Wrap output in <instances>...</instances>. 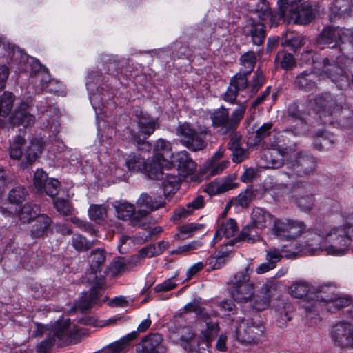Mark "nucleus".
Returning a JSON list of instances; mask_svg holds the SVG:
<instances>
[{
    "mask_svg": "<svg viewBox=\"0 0 353 353\" xmlns=\"http://www.w3.org/2000/svg\"><path fill=\"white\" fill-rule=\"evenodd\" d=\"M27 192L22 186H17L12 188L8 193V199L11 204L20 205L26 200Z\"/></svg>",
    "mask_w": 353,
    "mask_h": 353,
    "instance_id": "49",
    "label": "nucleus"
},
{
    "mask_svg": "<svg viewBox=\"0 0 353 353\" xmlns=\"http://www.w3.org/2000/svg\"><path fill=\"white\" fill-rule=\"evenodd\" d=\"M312 110V101H294L288 107V115L297 121V123L291 128H285V132H291L294 137L304 134L308 130V125L305 117Z\"/></svg>",
    "mask_w": 353,
    "mask_h": 353,
    "instance_id": "7",
    "label": "nucleus"
},
{
    "mask_svg": "<svg viewBox=\"0 0 353 353\" xmlns=\"http://www.w3.org/2000/svg\"><path fill=\"white\" fill-rule=\"evenodd\" d=\"M249 74L243 72L236 74L230 81V84L239 91L243 90L248 86V77Z\"/></svg>",
    "mask_w": 353,
    "mask_h": 353,
    "instance_id": "59",
    "label": "nucleus"
},
{
    "mask_svg": "<svg viewBox=\"0 0 353 353\" xmlns=\"http://www.w3.org/2000/svg\"><path fill=\"white\" fill-rule=\"evenodd\" d=\"M42 145L39 140H32L27 146L24 155L28 164H31L41 154Z\"/></svg>",
    "mask_w": 353,
    "mask_h": 353,
    "instance_id": "42",
    "label": "nucleus"
},
{
    "mask_svg": "<svg viewBox=\"0 0 353 353\" xmlns=\"http://www.w3.org/2000/svg\"><path fill=\"white\" fill-rule=\"evenodd\" d=\"M262 230L258 228L254 223H251L245 226L240 232L238 237L230 241L225 244L233 245L235 242L239 241H247L253 243L261 240L260 232Z\"/></svg>",
    "mask_w": 353,
    "mask_h": 353,
    "instance_id": "29",
    "label": "nucleus"
},
{
    "mask_svg": "<svg viewBox=\"0 0 353 353\" xmlns=\"http://www.w3.org/2000/svg\"><path fill=\"white\" fill-rule=\"evenodd\" d=\"M293 201L297 206L303 212L310 211L314 204V196L307 192H303L299 185L294 186Z\"/></svg>",
    "mask_w": 353,
    "mask_h": 353,
    "instance_id": "28",
    "label": "nucleus"
},
{
    "mask_svg": "<svg viewBox=\"0 0 353 353\" xmlns=\"http://www.w3.org/2000/svg\"><path fill=\"white\" fill-rule=\"evenodd\" d=\"M176 162L179 174L183 176L192 174L196 169V163L191 159L186 151L177 154Z\"/></svg>",
    "mask_w": 353,
    "mask_h": 353,
    "instance_id": "32",
    "label": "nucleus"
},
{
    "mask_svg": "<svg viewBox=\"0 0 353 353\" xmlns=\"http://www.w3.org/2000/svg\"><path fill=\"white\" fill-rule=\"evenodd\" d=\"M137 125L139 131L137 132L141 137L148 138L159 126L157 119L151 118L147 113L137 112Z\"/></svg>",
    "mask_w": 353,
    "mask_h": 353,
    "instance_id": "26",
    "label": "nucleus"
},
{
    "mask_svg": "<svg viewBox=\"0 0 353 353\" xmlns=\"http://www.w3.org/2000/svg\"><path fill=\"white\" fill-rule=\"evenodd\" d=\"M51 224V219L45 214H41L35 219L31 230V235L34 238L43 236Z\"/></svg>",
    "mask_w": 353,
    "mask_h": 353,
    "instance_id": "37",
    "label": "nucleus"
},
{
    "mask_svg": "<svg viewBox=\"0 0 353 353\" xmlns=\"http://www.w3.org/2000/svg\"><path fill=\"white\" fill-rule=\"evenodd\" d=\"M88 214L91 220L100 222L106 217L107 209L103 205H91L88 210Z\"/></svg>",
    "mask_w": 353,
    "mask_h": 353,
    "instance_id": "53",
    "label": "nucleus"
},
{
    "mask_svg": "<svg viewBox=\"0 0 353 353\" xmlns=\"http://www.w3.org/2000/svg\"><path fill=\"white\" fill-rule=\"evenodd\" d=\"M54 206L60 214L68 216L72 213V207L70 203L64 199H57L54 201Z\"/></svg>",
    "mask_w": 353,
    "mask_h": 353,
    "instance_id": "61",
    "label": "nucleus"
},
{
    "mask_svg": "<svg viewBox=\"0 0 353 353\" xmlns=\"http://www.w3.org/2000/svg\"><path fill=\"white\" fill-rule=\"evenodd\" d=\"M31 112L32 108L29 104L25 101H21L17 105L11 114L10 121L14 125L24 128L32 126L35 122V117Z\"/></svg>",
    "mask_w": 353,
    "mask_h": 353,
    "instance_id": "19",
    "label": "nucleus"
},
{
    "mask_svg": "<svg viewBox=\"0 0 353 353\" xmlns=\"http://www.w3.org/2000/svg\"><path fill=\"white\" fill-rule=\"evenodd\" d=\"M170 150V143L165 139H159L157 140L154 147V156L157 157V159L172 157V154Z\"/></svg>",
    "mask_w": 353,
    "mask_h": 353,
    "instance_id": "46",
    "label": "nucleus"
},
{
    "mask_svg": "<svg viewBox=\"0 0 353 353\" xmlns=\"http://www.w3.org/2000/svg\"><path fill=\"white\" fill-rule=\"evenodd\" d=\"M254 14L261 20H265L271 15L270 8L266 0H259L256 5Z\"/></svg>",
    "mask_w": 353,
    "mask_h": 353,
    "instance_id": "56",
    "label": "nucleus"
},
{
    "mask_svg": "<svg viewBox=\"0 0 353 353\" xmlns=\"http://www.w3.org/2000/svg\"><path fill=\"white\" fill-rule=\"evenodd\" d=\"M336 293V288L332 285H323L314 288L313 294H312L313 296L312 303L310 305L307 303L303 304V308L307 313L317 312L322 303L327 306L331 301H333Z\"/></svg>",
    "mask_w": 353,
    "mask_h": 353,
    "instance_id": "14",
    "label": "nucleus"
},
{
    "mask_svg": "<svg viewBox=\"0 0 353 353\" xmlns=\"http://www.w3.org/2000/svg\"><path fill=\"white\" fill-rule=\"evenodd\" d=\"M158 255L159 254L157 253L156 245L150 244L141 249L137 254L133 256V259H143L145 257L152 258Z\"/></svg>",
    "mask_w": 353,
    "mask_h": 353,
    "instance_id": "63",
    "label": "nucleus"
},
{
    "mask_svg": "<svg viewBox=\"0 0 353 353\" xmlns=\"http://www.w3.org/2000/svg\"><path fill=\"white\" fill-rule=\"evenodd\" d=\"M14 57L17 63V68L20 72H29L30 68V76L36 77L41 81L42 88H46V85L51 82L50 76L46 68H43L40 63L34 59L29 61L28 57L26 54L20 52H14Z\"/></svg>",
    "mask_w": 353,
    "mask_h": 353,
    "instance_id": "10",
    "label": "nucleus"
},
{
    "mask_svg": "<svg viewBox=\"0 0 353 353\" xmlns=\"http://www.w3.org/2000/svg\"><path fill=\"white\" fill-rule=\"evenodd\" d=\"M201 298H195L185 306V310L188 312H195L205 323V329L201 331L205 345L208 346L209 341L212 340L218 334L219 325L216 322L210 320L208 314L200 307Z\"/></svg>",
    "mask_w": 353,
    "mask_h": 353,
    "instance_id": "12",
    "label": "nucleus"
},
{
    "mask_svg": "<svg viewBox=\"0 0 353 353\" xmlns=\"http://www.w3.org/2000/svg\"><path fill=\"white\" fill-rule=\"evenodd\" d=\"M106 259L105 252L103 249L97 248L93 250L89 256L90 272L88 274V280H96L99 278L100 273Z\"/></svg>",
    "mask_w": 353,
    "mask_h": 353,
    "instance_id": "22",
    "label": "nucleus"
},
{
    "mask_svg": "<svg viewBox=\"0 0 353 353\" xmlns=\"http://www.w3.org/2000/svg\"><path fill=\"white\" fill-rule=\"evenodd\" d=\"M117 216L119 219L130 220L132 225L137 227L143 225L140 221V216L138 212H135V207L133 204L126 201H116L114 203Z\"/></svg>",
    "mask_w": 353,
    "mask_h": 353,
    "instance_id": "20",
    "label": "nucleus"
},
{
    "mask_svg": "<svg viewBox=\"0 0 353 353\" xmlns=\"http://www.w3.org/2000/svg\"><path fill=\"white\" fill-rule=\"evenodd\" d=\"M276 290V283L273 280H269L264 282L260 289V293L262 294L263 303L256 305L255 307L258 310H261L268 307L269 299Z\"/></svg>",
    "mask_w": 353,
    "mask_h": 353,
    "instance_id": "38",
    "label": "nucleus"
},
{
    "mask_svg": "<svg viewBox=\"0 0 353 353\" xmlns=\"http://www.w3.org/2000/svg\"><path fill=\"white\" fill-rule=\"evenodd\" d=\"M158 255L159 254L157 253L156 245L150 244L141 249L137 254L133 256V259H143L145 257L152 258Z\"/></svg>",
    "mask_w": 353,
    "mask_h": 353,
    "instance_id": "62",
    "label": "nucleus"
},
{
    "mask_svg": "<svg viewBox=\"0 0 353 353\" xmlns=\"http://www.w3.org/2000/svg\"><path fill=\"white\" fill-rule=\"evenodd\" d=\"M49 179L43 170H37L34 175L33 181L34 185L38 192H43V187Z\"/></svg>",
    "mask_w": 353,
    "mask_h": 353,
    "instance_id": "58",
    "label": "nucleus"
},
{
    "mask_svg": "<svg viewBox=\"0 0 353 353\" xmlns=\"http://www.w3.org/2000/svg\"><path fill=\"white\" fill-rule=\"evenodd\" d=\"M253 270V265L250 262L243 270L234 275L230 294L236 303H245L254 297V285L250 281V274Z\"/></svg>",
    "mask_w": 353,
    "mask_h": 353,
    "instance_id": "3",
    "label": "nucleus"
},
{
    "mask_svg": "<svg viewBox=\"0 0 353 353\" xmlns=\"http://www.w3.org/2000/svg\"><path fill=\"white\" fill-rule=\"evenodd\" d=\"M330 20L334 22L337 19L345 18L352 12L349 0H334L330 7Z\"/></svg>",
    "mask_w": 353,
    "mask_h": 353,
    "instance_id": "30",
    "label": "nucleus"
},
{
    "mask_svg": "<svg viewBox=\"0 0 353 353\" xmlns=\"http://www.w3.org/2000/svg\"><path fill=\"white\" fill-rule=\"evenodd\" d=\"M314 17L313 10L307 3H303L297 7L296 16V23L302 25L307 24Z\"/></svg>",
    "mask_w": 353,
    "mask_h": 353,
    "instance_id": "45",
    "label": "nucleus"
},
{
    "mask_svg": "<svg viewBox=\"0 0 353 353\" xmlns=\"http://www.w3.org/2000/svg\"><path fill=\"white\" fill-rule=\"evenodd\" d=\"M314 290V288L313 286H311L307 282L303 281H296L289 288V292L293 297L305 299L302 301V307L305 303H307L309 305H311L313 300L312 294H313Z\"/></svg>",
    "mask_w": 353,
    "mask_h": 353,
    "instance_id": "23",
    "label": "nucleus"
},
{
    "mask_svg": "<svg viewBox=\"0 0 353 353\" xmlns=\"http://www.w3.org/2000/svg\"><path fill=\"white\" fill-rule=\"evenodd\" d=\"M145 164L144 158L134 153L129 154L125 159V165L129 171L143 172L145 166Z\"/></svg>",
    "mask_w": 353,
    "mask_h": 353,
    "instance_id": "44",
    "label": "nucleus"
},
{
    "mask_svg": "<svg viewBox=\"0 0 353 353\" xmlns=\"http://www.w3.org/2000/svg\"><path fill=\"white\" fill-rule=\"evenodd\" d=\"M201 225L197 223H188L179 228V233L174 236L175 239H185L189 237L194 232L199 230Z\"/></svg>",
    "mask_w": 353,
    "mask_h": 353,
    "instance_id": "57",
    "label": "nucleus"
},
{
    "mask_svg": "<svg viewBox=\"0 0 353 353\" xmlns=\"http://www.w3.org/2000/svg\"><path fill=\"white\" fill-rule=\"evenodd\" d=\"M145 165L143 172L152 179H159L163 174V169L170 168L172 163L167 159H157V157L154 156Z\"/></svg>",
    "mask_w": 353,
    "mask_h": 353,
    "instance_id": "25",
    "label": "nucleus"
},
{
    "mask_svg": "<svg viewBox=\"0 0 353 353\" xmlns=\"http://www.w3.org/2000/svg\"><path fill=\"white\" fill-rule=\"evenodd\" d=\"M288 134H292V132H285L283 130L281 132H277L271 136L266 143V145L272 150L274 151L280 157H288L290 154L295 152L296 145H288L289 140L287 138Z\"/></svg>",
    "mask_w": 353,
    "mask_h": 353,
    "instance_id": "16",
    "label": "nucleus"
},
{
    "mask_svg": "<svg viewBox=\"0 0 353 353\" xmlns=\"http://www.w3.org/2000/svg\"><path fill=\"white\" fill-rule=\"evenodd\" d=\"M319 79L316 72L312 70H305L296 76L294 83L299 89L310 92L316 90Z\"/></svg>",
    "mask_w": 353,
    "mask_h": 353,
    "instance_id": "24",
    "label": "nucleus"
},
{
    "mask_svg": "<svg viewBox=\"0 0 353 353\" xmlns=\"http://www.w3.org/2000/svg\"><path fill=\"white\" fill-rule=\"evenodd\" d=\"M274 153H276L273 150L266 151L263 154V160L265 165H263L267 168H277L281 167L283 164V158L280 157L278 154L276 157H274Z\"/></svg>",
    "mask_w": 353,
    "mask_h": 353,
    "instance_id": "52",
    "label": "nucleus"
},
{
    "mask_svg": "<svg viewBox=\"0 0 353 353\" xmlns=\"http://www.w3.org/2000/svg\"><path fill=\"white\" fill-rule=\"evenodd\" d=\"M254 196L253 191L251 188H248L241 192L237 196L232 199V204L235 206L247 208Z\"/></svg>",
    "mask_w": 353,
    "mask_h": 353,
    "instance_id": "50",
    "label": "nucleus"
},
{
    "mask_svg": "<svg viewBox=\"0 0 353 353\" xmlns=\"http://www.w3.org/2000/svg\"><path fill=\"white\" fill-rule=\"evenodd\" d=\"M79 336V330L70 319L58 320L53 335L41 342L38 351L46 353L55 344L58 346H64L75 343Z\"/></svg>",
    "mask_w": 353,
    "mask_h": 353,
    "instance_id": "2",
    "label": "nucleus"
},
{
    "mask_svg": "<svg viewBox=\"0 0 353 353\" xmlns=\"http://www.w3.org/2000/svg\"><path fill=\"white\" fill-rule=\"evenodd\" d=\"M180 185V179L171 174H166L165 178L163 179L162 187L165 196L174 194L179 189Z\"/></svg>",
    "mask_w": 353,
    "mask_h": 353,
    "instance_id": "40",
    "label": "nucleus"
},
{
    "mask_svg": "<svg viewBox=\"0 0 353 353\" xmlns=\"http://www.w3.org/2000/svg\"><path fill=\"white\" fill-rule=\"evenodd\" d=\"M25 139L21 136L14 138L10 146V156L13 159H19L22 155L21 147L25 143Z\"/></svg>",
    "mask_w": 353,
    "mask_h": 353,
    "instance_id": "54",
    "label": "nucleus"
},
{
    "mask_svg": "<svg viewBox=\"0 0 353 353\" xmlns=\"http://www.w3.org/2000/svg\"><path fill=\"white\" fill-rule=\"evenodd\" d=\"M128 133V139L133 142L138 148L139 150L143 152H150L152 149V144L147 141L148 138L141 137L140 134L137 133V131L129 128H127Z\"/></svg>",
    "mask_w": 353,
    "mask_h": 353,
    "instance_id": "43",
    "label": "nucleus"
},
{
    "mask_svg": "<svg viewBox=\"0 0 353 353\" xmlns=\"http://www.w3.org/2000/svg\"><path fill=\"white\" fill-rule=\"evenodd\" d=\"M276 61L283 69L286 70L292 69L296 64L293 54L284 51H281L277 54Z\"/></svg>",
    "mask_w": 353,
    "mask_h": 353,
    "instance_id": "51",
    "label": "nucleus"
},
{
    "mask_svg": "<svg viewBox=\"0 0 353 353\" xmlns=\"http://www.w3.org/2000/svg\"><path fill=\"white\" fill-rule=\"evenodd\" d=\"M212 125L214 128H219V132L222 134H226L232 131L230 126V121L228 111L224 107L216 110L210 116Z\"/></svg>",
    "mask_w": 353,
    "mask_h": 353,
    "instance_id": "27",
    "label": "nucleus"
},
{
    "mask_svg": "<svg viewBox=\"0 0 353 353\" xmlns=\"http://www.w3.org/2000/svg\"><path fill=\"white\" fill-rule=\"evenodd\" d=\"M180 143L190 150L196 152L207 146L206 137L208 130L205 126L194 127L191 123L185 122L176 129Z\"/></svg>",
    "mask_w": 353,
    "mask_h": 353,
    "instance_id": "4",
    "label": "nucleus"
},
{
    "mask_svg": "<svg viewBox=\"0 0 353 353\" xmlns=\"http://www.w3.org/2000/svg\"><path fill=\"white\" fill-rule=\"evenodd\" d=\"M319 45L343 51L346 43L353 44V30L332 27L324 28L317 39Z\"/></svg>",
    "mask_w": 353,
    "mask_h": 353,
    "instance_id": "6",
    "label": "nucleus"
},
{
    "mask_svg": "<svg viewBox=\"0 0 353 353\" xmlns=\"http://www.w3.org/2000/svg\"><path fill=\"white\" fill-rule=\"evenodd\" d=\"M39 206L32 203H27L21 208L19 213V217L21 222L29 223L31 220L39 216Z\"/></svg>",
    "mask_w": 353,
    "mask_h": 353,
    "instance_id": "41",
    "label": "nucleus"
},
{
    "mask_svg": "<svg viewBox=\"0 0 353 353\" xmlns=\"http://www.w3.org/2000/svg\"><path fill=\"white\" fill-rule=\"evenodd\" d=\"M246 108V103L243 102L240 103L232 112L231 118H230V126H232V130L236 129L240 121L243 119Z\"/></svg>",
    "mask_w": 353,
    "mask_h": 353,
    "instance_id": "55",
    "label": "nucleus"
},
{
    "mask_svg": "<svg viewBox=\"0 0 353 353\" xmlns=\"http://www.w3.org/2000/svg\"><path fill=\"white\" fill-rule=\"evenodd\" d=\"M304 250L312 254L324 251L328 255L343 256L350 246L348 227L345 224L328 226L316 224L306 234Z\"/></svg>",
    "mask_w": 353,
    "mask_h": 353,
    "instance_id": "1",
    "label": "nucleus"
},
{
    "mask_svg": "<svg viewBox=\"0 0 353 353\" xmlns=\"http://www.w3.org/2000/svg\"><path fill=\"white\" fill-rule=\"evenodd\" d=\"M272 215L265 210L254 208L252 213V222L256 224L258 228L263 230L272 219Z\"/></svg>",
    "mask_w": 353,
    "mask_h": 353,
    "instance_id": "39",
    "label": "nucleus"
},
{
    "mask_svg": "<svg viewBox=\"0 0 353 353\" xmlns=\"http://www.w3.org/2000/svg\"><path fill=\"white\" fill-rule=\"evenodd\" d=\"M241 61L243 66L247 69L244 72H247V74H250L256 63V57L254 53L253 52L245 53L241 56Z\"/></svg>",
    "mask_w": 353,
    "mask_h": 353,
    "instance_id": "60",
    "label": "nucleus"
},
{
    "mask_svg": "<svg viewBox=\"0 0 353 353\" xmlns=\"http://www.w3.org/2000/svg\"><path fill=\"white\" fill-rule=\"evenodd\" d=\"M330 336L335 346L341 349L353 348V325L349 322L336 323L332 328Z\"/></svg>",
    "mask_w": 353,
    "mask_h": 353,
    "instance_id": "13",
    "label": "nucleus"
},
{
    "mask_svg": "<svg viewBox=\"0 0 353 353\" xmlns=\"http://www.w3.org/2000/svg\"><path fill=\"white\" fill-rule=\"evenodd\" d=\"M288 176H305L312 174L317 163L315 157L306 151L294 152L285 159Z\"/></svg>",
    "mask_w": 353,
    "mask_h": 353,
    "instance_id": "5",
    "label": "nucleus"
},
{
    "mask_svg": "<svg viewBox=\"0 0 353 353\" xmlns=\"http://www.w3.org/2000/svg\"><path fill=\"white\" fill-rule=\"evenodd\" d=\"M163 338L158 333H151L145 336L136 345L137 353H165L166 349L163 345Z\"/></svg>",
    "mask_w": 353,
    "mask_h": 353,
    "instance_id": "17",
    "label": "nucleus"
},
{
    "mask_svg": "<svg viewBox=\"0 0 353 353\" xmlns=\"http://www.w3.org/2000/svg\"><path fill=\"white\" fill-rule=\"evenodd\" d=\"M335 143V137L327 131H318L316 133L314 147L319 151L328 150Z\"/></svg>",
    "mask_w": 353,
    "mask_h": 353,
    "instance_id": "33",
    "label": "nucleus"
},
{
    "mask_svg": "<svg viewBox=\"0 0 353 353\" xmlns=\"http://www.w3.org/2000/svg\"><path fill=\"white\" fill-rule=\"evenodd\" d=\"M238 230L239 228L236 221L230 218L219 224L213 240L216 243L219 241L223 236L229 239L234 236L237 233Z\"/></svg>",
    "mask_w": 353,
    "mask_h": 353,
    "instance_id": "31",
    "label": "nucleus"
},
{
    "mask_svg": "<svg viewBox=\"0 0 353 353\" xmlns=\"http://www.w3.org/2000/svg\"><path fill=\"white\" fill-rule=\"evenodd\" d=\"M71 245L77 252H85L93 246L92 241H88L81 234H73L71 239Z\"/></svg>",
    "mask_w": 353,
    "mask_h": 353,
    "instance_id": "48",
    "label": "nucleus"
},
{
    "mask_svg": "<svg viewBox=\"0 0 353 353\" xmlns=\"http://www.w3.org/2000/svg\"><path fill=\"white\" fill-rule=\"evenodd\" d=\"M235 332L237 340L244 345L257 343L262 335L261 327L255 324L252 319L239 317L236 322Z\"/></svg>",
    "mask_w": 353,
    "mask_h": 353,
    "instance_id": "9",
    "label": "nucleus"
},
{
    "mask_svg": "<svg viewBox=\"0 0 353 353\" xmlns=\"http://www.w3.org/2000/svg\"><path fill=\"white\" fill-rule=\"evenodd\" d=\"M340 57L336 58V61L332 63L327 58L323 61V72L340 89H343L348 85L347 77L344 71V68L339 65Z\"/></svg>",
    "mask_w": 353,
    "mask_h": 353,
    "instance_id": "15",
    "label": "nucleus"
},
{
    "mask_svg": "<svg viewBox=\"0 0 353 353\" xmlns=\"http://www.w3.org/2000/svg\"><path fill=\"white\" fill-rule=\"evenodd\" d=\"M352 300L348 295L336 293L335 299L327 305V310L334 312L343 307L350 305Z\"/></svg>",
    "mask_w": 353,
    "mask_h": 353,
    "instance_id": "47",
    "label": "nucleus"
},
{
    "mask_svg": "<svg viewBox=\"0 0 353 353\" xmlns=\"http://www.w3.org/2000/svg\"><path fill=\"white\" fill-rule=\"evenodd\" d=\"M236 186L237 184L233 179L231 177H228L225 179L215 180L210 182L208 186L207 192L212 194H220L234 189Z\"/></svg>",
    "mask_w": 353,
    "mask_h": 353,
    "instance_id": "35",
    "label": "nucleus"
},
{
    "mask_svg": "<svg viewBox=\"0 0 353 353\" xmlns=\"http://www.w3.org/2000/svg\"><path fill=\"white\" fill-rule=\"evenodd\" d=\"M342 95L334 96L329 92L318 94L312 102V110L322 116H330L339 111L342 106Z\"/></svg>",
    "mask_w": 353,
    "mask_h": 353,
    "instance_id": "11",
    "label": "nucleus"
},
{
    "mask_svg": "<svg viewBox=\"0 0 353 353\" xmlns=\"http://www.w3.org/2000/svg\"><path fill=\"white\" fill-rule=\"evenodd\" d=\"M138 336L137 332H132L119 340L103 347L101 353H122L125 346Z\"/></svg>",
    "mask_w": 353,
    "mask_h": 353,
    "instance_id": "34",
    "label": "nucleus"
},
{
    "mask_svg": "<svg viewBox=\"0 0 353 353\" xmlns=\"http://www.w3.org/2000/svg\"><path fill=\"white\" fill-rule=\"evenodd\" d=\"M250 23L248 26L249 33L254 44L261 46L265 37V26L262 23L256 22L252 17L250 19Z\"/></svg>",
    "mask_w": 353,
    "mask_h": 353,
    "instance_id": "36",
    "label": "nucleus"
},
{
    "mask_svg": "<svg viewBox=\"0 0 353 353\" xmlns=\"http://www.w3.org/2000/svg\"><path fill=\"white\" fill-rule=\"evenodd\" d=\"M158 255L159 254L157 253L156 245L150 244L141 249L137 254L133 256V259H143L145 257L152 258Z\"/></svg>",
    "mask_w": 353,
    "mask_h": 353,
    "instance_id": "64",
    "label": "nucleus"
},
{
    "mask_svg": "<svg viewBox=\"0 0 353 353\" xmlns=\"http://www.w3.org/2000/svg\"><path fill=\"white\" fill-rule=\"evenodd\" d=\"M90 282L94 283V286L90 289V294H83L81 299L75 303L77 308L80 309L82 312L86 311L90 309L92 305L101 303L99 301V290L102 288L104 285V278L101 276L97 279L88 280Z\"/></svg>",
    "mask_w": 353,
    "mask_h": 353,
    "instance_id": "18",
    "label": "nucleus"
},
{
    "mask_svg": "<svg viewBox=\"0 0 353 353\" xmlns=\"http://www.w3.org/2000/svg\"><path fill=\"white\" fill-rule=\"evenodd\" d=\"M165 205V202L161 199L152 198L147 193L141 194L137 201V206L139 208L138 214L140 218L146 216L150 212L157 210Z\"/></svg>",
    "mask_w": 353,
    "mask_h": 353,
    "instance_id": "21",
    "label": "nucleus"
},
{
    "mask_svg": "<svg viewBox=\"0 0 353 353\" xmlns=\"http://www.w3.org/2000/svg\"><path fill=\"white\" fill-rule=\"evenodd\" d=\"M303 221L289 219H275L272 228V233L283 240H291L300 236L305 230Z\"/></svg>",
    "mask_w": 353,
    "mask_h": 353,
    "instance_id": "8",
    "label": "nucleus"
}]
</instances>
